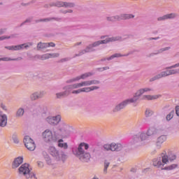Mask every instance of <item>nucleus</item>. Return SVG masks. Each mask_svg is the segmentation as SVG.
Segmentation results:
<instances>
[{
    "mask_svg": "<svg viewBox=\"0 0 179 179\" xmlns=\"http://www.w3.org/2000/svg\"><path fill=\"white\" fill-rule=\"evenodd\" d=\"M45 95V92L44 91H41L39 92H34L31 95V100H38V99H43Z\"/></svg>",
    "mask_w": 179,
    "mask_h": 179,
    "instance_id": "f3484780",
    "label": "nucleus"
},
{
    "mask_svg": "<svg viewBox=\"0 0 179 179\" xmlns=\"http://www.w3.org/2000/svg\"><path fill=\"white\" fill-rule=\"evenodd\" d=\"M97 89H99L97 86H92V87H83L81 88V93H89V92H92V90H97Z\"/></svg>",
    "mask_w": 179,
    "mask_h": 179,
    "instance_id": "5701e85b",
    "label": "nucleus"
},
{
    "mask_svg": "<svg viewBox=\"0 0 179 179\" xmlns=\"http://www.w3.org/2000/svg\"><path fill=\"white\" fill-rule=\"evenodd\" d=\"M121 36H113L111 38H108L103 41H98L92 43L93 47H97L98 45H100V44H107V43H113V41H120L122 40Z\"/></svg>",
    "mask_w": 179,
    "mask_h": 179,
    "instance_id": "1a4fd4ad",
    "label": "nucleus"
},
{
    "mask_svg": "<svg viewBox=\"0 0 179 179\" xmlns=\"http://www.w3.org/2000/svg\"><path fill=\"white\" fill-rule=\"evenodd\" d=\"M50 6H57V8L64 7V2L57 1L56 3H50Z\"/></svg>",
    "mask_w": 179,
    "mask_h": 179,
    "instance_id": "c756f323",
    "label": "nucleus"
},
{
    "mask_svg": "<svg viewBox=\"0 0 179 179\" xmlns=\"http://www.w3.org/2000/svg\"><path fill=\"white\" fill-rule=\"evenodd\" d=\"M104 150H111L112 152H120L122 150V145L115 143H112L111 144H105L103 145Z\"/></svg>",
    "mask_w": 179,
    "mask_h": 179,
    "instance_id": "9d476101",
    "label": "nucleus"
},
{
    "mask_svg": "<svg viewBox=\"0 0 179 179\" xmlns=\"http://www.w3.org/2000/svg\"><path fill=\"white\" fill-rule=\"evenodd\" d=\"M134 17H135L134 14L122 13L119 15L107 16L106 20L114 23V22H121V20H129V19H134Z\"/></svg>",
    "mask_w": 179,
    "mask_h": 179,
    "instance_id": "20e7f679",
    "label": "nucleus"
},
{
    "mask_svg": "<svg viewBox=\"0 0 179 179\" xmlns=\"http://www.w3.org/2000/svg\"><path fill=\"white\" fill-rule=\"evenodd\" d=\"M174 117V110L171 111L167 115H166V120L170 121V120L173 119Z\"/></svg>",
    "mask_w": 179,
    "mask_h": 179,
    "instance_id": "72a5a7b5",
    "label": "nucleus"
},
{
    "mask_svg": "<svg viewBox=\"0 0 179 179\" xmlns=\"http://www.w3.org/2000/svg\"><path fill=\"white\" fill-rule=\"evenodd\" d=\"M38 166L39 167H43L44 164L42 162H38Z\"/></svg>",
    "mask_w": 179,
    "mask_h": 179,
    "instance_id": "680f3d73",
    "label": "nucleus"
},
{
    "mask_svg": "<svg viewBox=\"0 0 179 179\" xmlns=\"http://www.w3.org/2000/svg\"><path fill=\"white\" fill-rule=\"evenodd\" d=\"M89 149V144L86 143H81L78 145V149L73 150V155L79 158L81 162H89L90 160V154L87 152Z\"/></svg>",
    "mask_w": 179,
    "mask_h": 179,
    "instance_id": "f257e3e1",
    "label": "nucleus"
},
{
    "mask_svg": "<svg viewBox=\"0 0 179 179\" xmlns=\"http://www.w3.org/2000/svg\"><path fill=\"white\" fill-rule=\"evenodd\" d=\"M23 115H24V109L23 108H19L15 113L16 118H22Z\"/></svg>",
    "mask_w": 179,
    "mask_h": 179,
    "instance_id": "b1692460",
    "label": "nucleus"
},
{
    "mask_svg": "<svg viewBox=\"0 0 179 179\" xmlns=\"http://www.w3.org/2000/svg\"><path fill=\"white\" fill-rule=\"evenodd\" d=\"M157 134V129L155 127L150 128L147 131L148 136H152L153 135H156Z\"/></svg>",
    "mask_w": 179,
    "mask_h": 179,
    "instance_id": "a878e982",
    "label": "nucleus"
},
{
    "mask_svg": "<svg viewBox=\"0 0 179 179\" xmlns=\"http://www.w3.org/2000/svg\"><path fill=\"white\" fill-rule=\"evenodd\" d=\"M158 22H162L163 20H167V15H164L162 17H159L157 18Z\"/></svg>",
    "mask_w": 179,
    "mask_h": 179,
    "instance_id": "c03bdc74",
    "label": "nucleus"
},
{
    "mask_svg": "<svg viewBox=\"0 0 179 179\" xmlns=\"http://www.w3.org/2000/svg\"><path fill=\"white\" fill-rule=\"evenodd\" d=\"M79 93H82V88L78 89V90H73V91L72 92V94H79Z\"/></svg>",
    "mask_w": 179,
    "mask_h": 179,
    "instance_id": "3c124183",
    "label": "nucleus"
},
{
    "mask_svg": "<svg viewBox=\"0 0 179 179\" xmlns=\"http://www.w3.org/2000/svg\"><path fill=\"white\" fill-rule=\"evenodd\" d=\"M23 59V58L22 57H18L16 59H12V61H22Z\"/></svg>",
    "mask_w": 179,
    "mask_h": 179,
    "instance_id": "052dcab7",
    "label": "nucleus"
},
{
    "mask_svg": "<svg viewBox=\"0 0 179 179\" xmlns=\"http://www.w3.org/2000/svg\"><path fill=\"white\" fill-rule=\"evenodd\" d=\"M152 115H153V110L150 109H146L145 117H152Z\"/></svg>",
    "mask_w": 179,
    "mask_h": 179,
    "instance_id": "c9c22d12",
    "label": "nucleus"
},
{
    "mask_svg": "<svg viewBox=\"0 0 179 179\" xmlns=\"http://www.w3.org/2000/svg\"><path fill=\"white\" fill-rule=\"evenodd\" d=\"M23 163V157H18L15 159L14 162H13V169H17L19 165Z\"/></svg>",
    "mask_w": 179,
    "mask_h": 179,
    "instance_id": "6ab92c4d",
    "label": "nucleus"
},
{
    "mask_svg": "<svg viewBox=\"0 0 179 179\" xmlns=\"http://www.w3.org/2000/svg\"><path fill=\"white\" fill-rule=\"evenodd\" d=\"M176 155H173L171 158H169V156L166 155V153L162 152L161 154V157L158 158H155L152 160V164L155 167H157V169H160L161 166H164V164H167L169 163V160L170 162H173V160H176Z\"/></svg>",
    "mask_w": 179,
    "mask_h": 179,
    "instance_id": "7ed1b4c3",
    "label": "nucleus"
},
{
    "mask_svg": "<svg viewBox=\"0 0 179 179\" xmlns=\"http://www.w3.org/2000/svg\"><path fill=\"white\" fill-rule=\"evenodd\" d=\"M66 90H69V89H73V87H72V85H69L67 87H66Z\"/></svg>",
    "mask_w": 179,
    "mask_h": 179,
    "instance_id": "0e129e2a",
    "label": "nucleus"
},
{
    "mask_svg": "<svg viewBox=\"0 0 179 179\" xmlns=\"http://www.w3.org/2000/svg\"><path fill=\"white\" fill-rule=\"evenodd\" d=\"M62 142H64V140H62V139H58V143H62Z\"/></svg>",
    "mask_w": 179,
    "mask_h": 179,
    "instance_id": "774afa93",
    "label": "nucleus"
},
{
    "mask_svg": "<svg viewBox=\"0 0 179 179\" xmlns=\"http://www.w3.org/2000/svg\"><path fill=\"white\" fill-rule=\"evenodd\" d=\"M42 59H48L50 58V53L45 54L41 56Z\"/></svg>",
    "mask_w": 179,
    "mask_h": 179,
    "instance_id": "603ef678",
    "label": "nucleus"
},
{
    "mask_svg": "<svg viewBox=\"0 0 179 179\" xmlns=\"http://www.w3.org/2000/svg\"><path fill=\"white\" fill-rule=\"evenodd\" d=\"M42 136L43 138V141H45L47 143L50 142H57V136L55 135V131L54 132V136L52 135V131L50 129L45 130Z\"/></svg>",
    "mask_w": 179,
    "mask_h": 179,
    "instance_id": "423d86ee",
    "label": "nucleus"
},
{
    "mask_svg": "<svg viewBox=\"0 0 179 179\" xmlns=\"http://www.w3.org/2000/svg\"><path fill=\"white\" fill-rule=\"evenodd\" d=\"M159 37L157 38H150L149 40H158Z\"/></svg>",
    "mask_w": 179,
    "mask_h": 179,
    "instance_id": "338daca9",
    "label": "nucleus"
},
{
    "mask_svg": "<svg viewBox=\"0 0 179 179\" xmlns=\"http://www.w3.org/2000/svg\"><path fill=\"white\" fill-rule=\"evenodd\" d=\"M148 139V134H145V133H142L141 134H140L139 137H134V143H136L138 142H139V141H146Z\"/></svg>",
    "mask_w": 179,
    "mask_h": 179,
    "instance_id": "aec40b11",
    "label": "nucleus"
},
{
    "mask_svg": "<svg viewBox=\"0 0 179 179\" xmlns=\"http://www.w3.org/2000/svg\"><path fill=\"white\" fill-rule=\"evenodd\" d=\"M169 73H170V75H176L177 73H179V69L169 70Z\"/></svg>",
    "mask_w": 179,
    "mask_h": 179,
    "instance_id": "a19ab883",
    "label": "nucleus"
},
{
    "mask_svg": "<svg viewBox=\"0 0 179 179\" xmlns=\"http://www.w3.org/2000/svg\"><path fill=\"white\" fill-rule=\"evenodd\" d=\"M69 59H71L69 57H66V58H63V59L59 60L58 62L59 63L66 62L69 61Z\"/></svg>",
    "mask_w": 179,
    "mask_h": 179,
    "instance_id": "de8ad7c7",
    "label": "nucleus"
},
{
    "mask_svg": "<svg viewBox=\"0 0 179 179\" xmlns=\"http://www.w3.org/2000/svg\"><path fill=\"white\" fill-rule=\"evenodd\" d=\"M93 48V45L90 44L88 46L86 47L85 50L80 51L78 54H76L73 58H76V57H80L81 55H83V54H86V52H90V51H93V50H92V48Z\"/></svg>",
    "mask_w": 179,
    "mask_h": 179,
    "instance_id": "dca6fc26",
    "label": "nucleus"
},
{
    "mask_svg": "<svg viewBox=\"0 0 179 179\" xmlns=\"http://www.w3.org/2000/svg\"><path fill=\"white\" fill-rule=\"evenodd\" d=\"M176 17H178V14L176 13L166 14V19H176Z\"/></svg>",
    "mask_w": 179,
    "mask_h": 179,
    "instance_id": "c85d7f7f",
    "label": "nucleus"
},
{
    "mask_svg": "<svg viewBox=\"0 0 179 179\" xmlns=\"http://www.w3.org/2000/svg\"><path fill=\"white\" fill-rule=\"evenodd\" d=\"M73 89H79L81 87L80 83L72 85Z\"/></svg>",
    "mask_w": 179,
    "mask_h": 179,
    "instance_id": "09e8293b",
    "label": "nucleus"
},
{
    "mask_svg": "<svg viewBox=\"0 0 179 179\" xmlns=\"http://www.w3.org/2000/svg\"><path fill=\"white\" fill-rule=\"evenodd\" d=\"M46 108L44 106H38V111L39 113H45Z\"/></svg>",
    "mask_w": 179,
    "mask_h": 179,
    "instance_id": "79ce46f5",
    "label": "nucleus"
},
{
    "mask_svg": "<svg viewBox=\"0 0 179 179\" xmlns=\"http://www.w3.org/2000/svg\"><path fill=\"white\" fill-rule=\"evenodd\" d=\"M0 61H12V59L9 57H2L0 58Z\"/></svg>",
    "mask_w": 179,
    "mask_h": 179,
    "instance_id": "6e6d98bb",
    "label": "nucleus"
},
{
    "mask_svg": "<svg viewBox=\"0 0 179 179\" xmlns=\"http://www.w3.org/2000/svg\"><path fill=\"white\" fill-rule=\"evenodd\" d=\"M51 20H55L56 22H61L62 19L59 17H49V18L39 20L38 22H51Z\"/></svg>",
    "mask_w": 179,
    "mask_h": 179,
    "instance_id": "bb28decb",
    "label": "nucleus"
},
{
    "mask_svg": "<svg viewBox=\"0 0 179 179\" xmlns=\"http://www.w3.org/2000/svg\"><path fill=\"white\" fill-rule=\"evenodd\" d=\"M62 13H64V15L66 13H73V10H61Z\"/></svg>",
    "mask_w": 179,
    "mask_h": 179,
    "instance_id": "5fc2aeb1",
    "label": "nucleus"
},
{
    "mask_svg": "<svg viewBox=\"0 0 179 179\" xmlns=\"http://www.w3.org/2000/svg\"><path fill=\"white\" fill-rule=\"evenodd\" d=\"M90 85H99V83H100V81H99L97 80H90Z\"/></svg>",
    "mask_w": 179,
    "mask_h": 179,
    "instance_id": "49530a36",
    "label": "nucleus"
},
{
    "mask_svg": "<svg viewBox=\"0 0 179 179\" xmlns=\"http://www.w3.org/2000/svg\"><path fill=\"white\" fill-rule=\"evenodd\" d=\"M8 124V116L6 115H0V127H6Z\"/></svg>",
    "mask_w": 179,
    "mask_h": 179,
    "instance_id": "412c9836",
    "label": "nucleus"
},
{
    "mask_svg": "<svg viewBox=\"0 0 179 179\" xmlns=\"http://www.w3.org/2000/svg\"><path fill=\"white\" fill-rule=\"evenodd\" d=\"M120 57H122V55H121V54L120 53H115L112 56H110V57L101 59V61H106V59L107 61H111V59H114V58H118Z\"/></svg>",
    "mask_w": 179,
    "mask_h": 179,
    "instance_id": "cd10ccee",
    "label": "nucleus"
},
{
    "mask_svg": "<svg viewBox=\"0 0 179 179\" xmlns=\"http://www.w3.org/2000/svg\"><path fill=\"white\" fill-rule=\"evenodd\" d=\"M48 152L57 162H62V163H65V161L68 159V156L64 151L58 150L55 147H50Z\"/></svg>",
    "mask_w": 179,
    "mask_h": 179,
    "instance_id": "f03ea898",
    "label": "nucleus"
},
{
    "mask_svg": "<svg viewBox=\"0 0 179 179\" xmlns=\"http://www.w3.org/2000/svg\"><path fill=\"white\" fill-rule=\"evenodd\" d=\"M31 22V19H27L24 22H22L20 26H23L25 23H30Z\"/></svg>",
    "mask_w": 179,
    "mask_h": 179,
    "instance_id": "13d9d810",
    "label": "nucleus"
},
{
    "mask_svg": "<svg viewBox=\"0 0 179 179\" xmlns=\"http://www.w3.org/2000/svg\"><path fill=\"white\" fill-rule=\"evenodd\" d=\"M130 103H136V99H135L133 96V98L126 99L122 101L115 107V108L113 109V113H118V111L124 110V108H125V107H127V106H128V104H129Z\"/></svg>",
    "mask_w": 179,
    "mask_h": 179,
    "instance_id": "0eeeda50",
    "label": "nucleus"
},
{
    "mask_svg": "<svg viewBox=\"0 0 179 179\" xmlns=\"http://www.w3.org/2000/svg\"><path fill=\"white\" fill-rule=\"evenodd\" d=\"M66 96H69V91L68 90L56 94L57 99H62V97H66Z\"/></svg>",
    "mask_w": 179,
    "mask_h": 179,
    "instance_id": "393cba45",
    "label": "nucleus"
},
{
    "mask_svg": "<svg viewBox=\"0 0 179 179\" xmlns=\"http://www.w3.org/2000/svg\"><path fill=\"white\" fill-rule=\"evenodd\" d=\"M80 85L81 87L83 86H90V80L83 81L82 83H80Z\"/></svg>",
    "mask_w": 179,
    "mask_h": 179,
    "instance_id": "58836bf2",
    "label": "nucleus"
},
{
    "mask_svg": "<svg viewBox=\"0 0 179 179\" xmlns=\"http://www.w3.org/2000/svg\"><path fill=\"white\" fill-rule=\"evenodd\" d=\"M89 76H92V73H85L81 75L80 77H76V78L70 79L67 81V83H72L73 82H76L78 80H80V79H86V78H89Z\"/></svg>",
    "mask_w": 179,
    "mask_h": 179,
    "instance_id": "2eb2a0df",
    "label": "nucleus"
},
{
    "mask_svg": "<svg viewBox=\"0 0 179 179\" xmlns=\"http://www.w3.org/2000/svg\"><path fill=\"white\" fill-rule=\"evenodd\" d=\"M24 143L25 147L30 152H33L36 150V143H34V141L30 138L29 136H25L24 138Z\"/></svg>",
    "mask_w": 179,
    "mask_h": 179,
    "instance_id": "6e6552de",
    "label": "nucleus"
},
{
    "mask_svg": "<svg viewBox=\"0 0 179 179\" xmlns=\"http://www.w3.org/2000/svg\"><path fill=\"white\" fill-rule=\"evenodd\" d=\"M23 47H24V48H29V45H26V43H24V44L17 45L6 46L5 48L12 51H16L17 50H22Z\"/></svg>",
    "mask_w": 179,
    "mask_h": 179,
    "instance_id": "4468645a",
    "label": "nucleus"
},
{
    "mask_svg": "<svg viewBox=\"0 0 179 179\" xmlns=\"http://www.w3.org/2000/svg\"><path fill=\"white\" fill-rule=\"evenodd\" d=\"M177 167V164H172L169 166H166L164 168H162L161 170H174Z\"/></svg>",
    "mask_w": 179,
    "mask_h": 179,
    "instance_id": "473e14b6",
    "label": "nucleus"
},
{
    "mask_svg": "<svg viewBox=\"0 0 179 179\" xmlns=\"http://www.w3.org/2000/svg\"><path fill=\"white\" fill-rule=\"evenodd\" d=\"M146 92H153V89H152V88H143V89L138 90L136 92L135 95L134 96V98L136 100V101H138V100H139V97H141V96L143 95V93H145Z\"/></svg>",
    "mask_w": 179,
    "mask_h": 179,
    "instance_id": "f8f14e48",
    "label": "nucleus"
},
{
    "mask_svg": "<svg viewBox=\"0 0 179 179\" xmlns=\"http://www.w3.org/2000/svg\"><path fill=\"white\" fill-rule=\"evenodd\" d=\"M45 120L50 125H58L61 121V115H58L55 117H48Z\"/></svg>",
    "mask_w": 179,
    "mask_h": 179,
    "instance_id": "9b49d317",
    "label": "nucleus"
},
{
    "mask_svg": "<svg viewBox=\"0 0 179 179\" xmlns=\"http://www.w3.org/2000/svg\"><path fill=\"white\" fill-rule=\"evenodd\" d=\"M52 6H51V3H49V4H45V6H44V8H52Z\"/></svg>",
    "mask_w": 179,
    "mask_h": 179,
    "instance_id": "e2e57ef3",
    "label": "nucleus"
},
{
    "mask_svg": "<svg viewBox=\"0 0 179 179\" xmlns=\"http://www.w3.org/2000/svg\"><path fill=\"white\" fill-rule=\"evenodd\" d=\"M55 136L58 139H61V138H68V136H71V130L66 125H64L62 128L59 129L57 131H55Z\"/></svg>",
    "mask_w": 179,
    "mask_h": 179,
    "instance_id": "39448f33",
    "label": "nucleus"
},
{
    "mask_svg": "<svg viewBox=\"0 0 179 179\" xmlns=\"http://www.w3.org/2000/svg\"><path fill=\"white\" fill-rule=\"evenodd\" d=\"M59 148H63L64 149H66L68 148V143H58Z\"/></svg>",
    "mask_w": 179,
    "mask_h": 179,
    "instance_id": "4c0bfd02",
    "label": "nucleus"
},
{
    "mask_svg": "<svg viewBox=\"0 0 179 179\" xmlns=\"http://www.w3.org/2000/svg\"><path fill=\"white\" fill-rule=\"evenodd\" d=\"M166 136L163 135L157 138V141L159 142V143H163L166 141Z\"/></svg>",
    "mask_w": 179,
    "mask_h": 179,
    "instance_id": "e433bc0d",
    "label": "nucleus"
},
{
    "mask_svg": "<svg viewBox=\"0 0 179 179\" xmlns=\"http://www.w3.org/2000/svg\"><path fill=\"white\" fill-rule=\"evenodd\" d=\"M64 6L65 8H75V4L73 3L64 2Z\"/></svg>",
    "mask_w": 179,
    "mask_h": 179,
    "instance_id": "f704fd0d",
    "label": "nucleus"
},
{
    "mask_svg": "<svg viewBox=\"0 0 179 179\" xmlns=\"http://www.w3.org/2000/svg\"><path fill=\"white\" fill-rule=\"evenodd\" d=\"M13 141L14 143H19V138H17V136L16 134L13 135Z\"/></svg>",
    "mask_w": 179,
    "mask_h": 179,
    "instance_id": "37998d69",
    "label": "nucleus"
},
{
    "mask_svg": "<svg viewBox=\"0 0 179 179\" xmlns=\"http://www.w3.org/2000/svg\"><path fill=\"white\" fill-rule=\"evenodd\" d=\"M43 156L47 164H48L49 166H52V164H54V161L51 159V157L47 153V152L43 151Z\"/></svg>",
    "mask_w": 179,
    "mask_h": 179,
    "instance_id": "a211bd4d",
    "label": "nucleus"
},
{
    "mask_svg": "<svg viewBox=\"0 0 179 179\" xmlns=\"http://www.w3.org/2000/svg\"><path fill=\"white\" fill-rule=\"evenodd\" d=\"M179 63L176 64L175 65L166 67V69H173V68H178Z\"/></svg>",
    "mask_w": 179,
    "mask_h": 179,
    "instance_id": "8fccbe9b",
    "label": "nucleus"
},
{
    "mask_svg": "<svg viewBox=\"0 0 179 179\" xmlns=\"http://www.w3.org/2000/svg\"><path fill=\"white\" fill-rule=\"evenodd\" d=\"M3 33H5V29H0V36L1 34H3Z\"/></svg>",
    "mask_w": 179,
    "mask_h": 179,
    "instance_id": "69168bd1",
    "label": "nucleus"
},
{
    "mask_svg": "<svg viewBox=\"0 0 179 179\" xmlns=\"http://www.w3.org/2000/svg\"><path fill=\"white\" fill-rule=\"evenodd\" d=\"M50 58H57V57H59V53H49Z\"/></svg>",
    "mask_w": 179,
    "mask_h": 179,
    "instance_id": "a18cd8bd",
    "label": "nucleus"
},
{
    "mask_svg": "<svg viewBox=\"0 0 179 179\" xmlns=\"http://www.w3.org/2000/svg\"><path fill=\"white\" fill-rule=\"evenodd\" d=\"M6 38H10V36H1L0 41L5 40Z\"/></svg>",
    "mask_w": 179,
    "mask_h": 179,
    "instance_id": "bf43d9fd",
    "label": "nucleus"
},
{
    "mask_svg": "<svg viewBox=\"0 0 179 179\" xmlns=\"http://www.w3.org/2000/svg\"><path fill=\"white\" fill-rule=\"evenodd\" d=\"M109 166H110V162L107 159H106L103 163V166H104L103 173L105 174H107V169H108Z\"/></svg>",
    "mask_w": 179,
    "mask_h": 179,
    "instance_id": "7c9ffc66",
    "label": "nucleus"
},
{
    "mask_svg": "<svg viewBox=\"0 0 179 179\" xmlns=\"http://www.w3.org/2000/svg\"><path fill=\"white\" fill-rule=\"evenodd\" d=\"M162 97V95H143L142 97V100H156V99H159Z\"/></svg>",
    "mask_w": 179,
    "mask_h": 179,
    "instance_id": "4be33fe9",
    "label": "nucleus"
},
{
    "mask_svg": "<svg viewBox=\"0 0 179 179\" xmlns=\"http://www.w3.org/2000/svg\"><path fill=\"white\" fill-rule=\"evenodd\" d=\"M162 144H163L162 143H160L158 141H157L156 145H157V148H158V149H160V148H162Z\"/></svg>",
    "mask_w": 179,
    "mask_h": 179,
    "instance_id": "4d7b16f0",
    "label": "nucleus"
},
{
    "mask_svg": "<svg viewBox=\"0 0 179 179\" xmlns=\"http://www.w3.org/2000/svg\"><path fill=\"white\" fill-rule=\"evenodd\" d=\"M38 50H41L43 48H47V43H38L37 45Z\"/></svg>",
    "mask_w": 179,
    "mask_h": 179,
    "instance_id": "2f4dec72",
    "label": "nucleus"
},
{
    "mask_svg": "<svg viewBox=\"0 0 179 179\" xmlns=\"http://www.w3.org/2000/svg\"><path fill=\"white\" fill-rule=\"evenodd\" d=\"M170 70H167L166 71H162L159 74H157L155 77L150 79V82H153L157 80V79H162V78H166V76H170Z\"/></svg>",
    "mask_w": 179,
    "mask_h": 179,
    "instance_id": "ddd939ff",
    "label": "nucleus"
},
{
    "mask_svg": "<svg viewBox=\"0 0 179 179\" xmlns=\"http://www.w3.org/2000/svg\"><path fill=\"white\" fill-rule=\"evenodd\" d=\"M55 43L50 42V43H46V47L48 48V47H55Z\"/></svg>",
    "mask_w": 179,
    "mask_h": 179,
    "instance_id": "864d4df0",
    "label": "nucleus"
},
{
    "mask_svg": "<svg viewBox=\"0 0 179 179\" xmlns=\"http://www.w3.org/2000/svg\"><path fill=\"white\" fill-rule=\"evenodd\" d=\"M170 47H166V48H162L160 49L159 50L157 51L156 54H162V52H163L164 51H168V50H170Z\"/></svg>",
    "mask_w": 179,
    "mask_h": 179,
    "instance_id": "ea45409f",
    "label": "nucleus"
}]
</instances>
